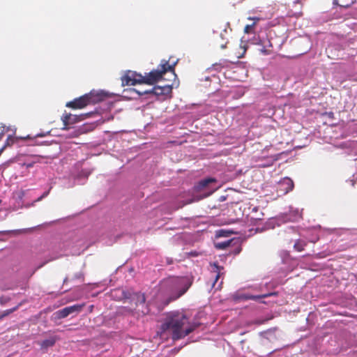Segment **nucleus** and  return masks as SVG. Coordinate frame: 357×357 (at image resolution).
Returning <instances> with one entry per match:
<instances>
[{
	"instance_id": "c756f323",
	"label": "nucleus",
	"mask_w": 357,
	"mask_h": 357,
	"mask_svg": "<svg viewBox=\"0 0 357 357\" xmlns=\"http://www.w3.org/2000/svg\"><path fill=\"white\" fill-rule=\"evenodd\" d=\"M1 202V200L0 199V203Z\"/></svg>"
},
{
	"instance_id": "6e6552de",
	"label": "nucleus",
	"mask_w": 357,
	"mask_h": 357,
	"mask_svg": "<svg viewBox=\"0 0 357 357\" xmlns=\"http://www.w3.org/2000/svg\"><path fill=\"white\" fill-rule=\"evenodd\" d=\"M86 116L87 114L74 115L70 113L63 114L61 116V120L63 124V126L61 129L64 130H68L69 129V126L83 121Z\"/></svg>"
},
{
	"instance_id": "20e7f679",
	"label": "nucleus",
	"mask_w": 357,
	"mask_h": 357,
	"mask_svg": "<svg viewBox=\"0 0 357 357\" xmlns=\"http://www.w3.org/2000/svg\"><path fill=\"white\" fill-rule=\"evenodd\" d=\"M103 96L100 93L91 91L73 100L68 102L66 106L73 109H83L89 105H94L103 100Z\"/></svg>"
},
{
	"instance_id": "f03ea898",
	"label": "nucleus",
	"mask_w": 357,
	"mask_h": 357,
	"mask_svg": "<svg viewBox=\"0 0 357 357\" xmlns=\"http://www.w3.org/2000/svg\"><path fill=\"white\" fill-rule=\"evenodd\" d=\"M191 286V282L185 278L169 277L162 280L161 288L172 292L171 301L183 296Z\"/></svg>"
},
{
	"instance_id": "6ab92c4d",
	"label": "nucleus",
	"mask_w": 357,
	"mask_h": 357,
	"mask_svg": "<svg viewBox=\"0 0 357 357\" xmlns=\"http://www.w3.org/2000/svg\"><path fill=\"white\" fill-rule=\"evenodd\" d=\"M354 3L353 1H351L350 3H346V4H340L338 2V0H333V4L336 6H339L340 7H343L345 8H349L352 3Z\"/></svg>"
},
{
	"instance_id": "4468645a",
	"label": "nucleus",
	"mask_w": 357,
	"mask_h": 357,
	"mask_svg": "<svg viewBox=\"0 0 357 357\" xmlns=\"http://www.w3.org/2000/svg\"><path fill=\"white\" fill-rule=\"evenodd\" d=\"M248 20H255V22L252 24H248V25H246L245 26L244 32L246 33H250L251 32V30L255 26V25L256 24V22L258 21L259 19V18L249 17Z\"/></svg>"
},
{
	"instance_id": "1a4fd4ad",
	"label": "nucleus",
	"mask_w": 357,
	"mask_h": 357,
	"mask_svg": "<svg viewBox=\"0 0 357 357\" xmlns=\"http://www.w3.org/2000/svg\"><path fill=\"white\" fill-rule=\"evenodd\" d=\"M294 187L293 181L290 178L285 177L279 181L277 192L279 195H284L291 191Z\"/></svg>"
},
{
	"instance_id": "a211bd4d",
	"label": "nucleus",
	"mask_w": 357,
	"mask_h": 357,
	"mask_svg": "<svg viewBox=\"0 0 357 357\" xmlns=\"http://www.w3.org/2000/svg\"><path fill=\"white\" fill-rule=\"evenodd\" d=\"M230 243H231V241H226L222 243H219L217 245V248H220V249H225V248H227L230 245Z\"/></svg>"
},
{
	"instance_id": "a878e982",
	"label": "nucleus",
	"mask_w": 357,
	"mask_h": 357,
	"mask_svg": "<svg viewBox=\"0 0 357 357\" xmlns=\"http://www.w3.org/2000/svg\"><path fill=\"white\" fill-rule=\"evenodd\" d=\"M3 132H1L0 133V140H1V139L3 138Z\"/></svg>"
},
{
	"instance_id": "c85d7f7f",
	"label": "nucleus",
	"mask_w": 357,
	"mask_h": 357,
	"mask_svg": "<svg viewBox=\"0 0 357 357\" xmlns=\"http://www.w3.org/2000/svg\"><path fill=\"white\" fill-rule=\"evenodd\" d=\"M351 182H352V185H354L355 182L354 181H351Z\"/></svg>"
},
{
	"instance_id": "393cba45",
	"label": "nucleus",
	"mask_w": 357,
	"mask_h": 357,
	"mask_svg": "<svg viewBox=\"0 0 357 357\" xmlns=\"http://www.w3.org/2000/svg\"><path fill=\"white\" fill-rule=\"evenodd\" d=\"M189 255L191 256H197V254L195 252H190Z\"/></svg>"
},
{
	"instance_id": "0eeeda50",
	"label": "nucleus",
	"mask_w": 357,
	"mask_h": 357,
	"mask_svg": "<svg viewBox=\"0 0 357 357\" xmlns=\"http://www.w3.org/2000/svg\"><path fill=\"white\" fill-rule=\"evenodd\" d=\"M84 306V304H77L64 307L60 310L55 312L53 314L54 319H61L67 317L69 314H73L74 312L78 313L82 311Z\"/></svg>"
},
{
	"instance_id": "f3484780",
	"label": "nucleus",
	"mask_w": 357,
	"mask_h": 357,
	"mask_svg": "<svg viewBox=\"0 0 357 357\" xmlns=\"http://www.w3.org/2000/svg\"><path fill=\"white\" fill-rule=\"evenodd\" d=\"M55 344V340L54 339L45 340L42 343V347H52Z\"/></svg>"
},
{
	"instance_id": "9b49d317",
	"label": "nucleus",
	"mask_w": 357,
	"mask_h": 357,
	"mask_svg": "<svg viewBox=\"0 0 357 357\" xmlns=\"http://www.w3.org/2000/svg\"><path fill=\"white\" fill-rule=\"evenodd\" d=\"M272 294H262V295L255 296V295H252V294H244L241 296V298H243V300L257 301L261 298H267V297L271 296Z\"/></svg>"
},
{
	"instance_id": "2eb2a0df",
	"label": "nucleus",
	"mask_w": 357,
	"mask_h": 357,
	"mask_svg": "<svg viewBox=\"0 0 357 357\" xmlns=\"http://www.w3.org/2000/svg\"><path fill=\"white\" fill-rule=\"evenodd\" d=\"M214 266H215V270L214 271V272L215 273V281H214V283L217 282V281L218 280V279L220 278V275H221V270L223 269L222 267L221 266H218L217 264H214ZM215 284H213L214 285Z\"/></svg>"
},
{
	"instance_id": "f257e3e1",
	"label": "nucleus",
	"mask_w": 357,
	"mask_h": 357,
	"mask_svg": "<svg viewBox=\"0 0 357 357\" xmlns=\"http://www.w3.org/2000/svg\"><path fill=\"white\" fill-rule=\"evenodd\" d=\"M196 327L195 324L190 323L189 319L183 312H172L167 315L161 329L163 331H170L172 338L178 340L188 335Z\"/></svg>"
},
{
	"instance_id": "412c9836",
	"label": "nucleus",
	"mask_w": 357,
	"mask_h": 357,
	"mask_svg": "<svg viewBox=\"0 0 357 357\" xmlns=\"http://www.w3.org/2000/svg\"><path fill=\"white\" fill-rule=\"evenodd\" d=\"M10 301V298H9V297L2 296L0 298V303L2 305H5L6 303H8Z\"/></svg>"
},
{
	"instance_id": "7ed1b4c3",
	"label": "nucleus",
	"mask_w": 357,
	"mask_h": 357,
	"mask_svg": "<svg viewBox=\"0 0 357 357\" xmlns=\"http://www.w3.org/2000/svg\"><path fill=\"white\" fill-rule=\"evenodd\" d=\"M177 61L174 62L172 64L169 63L167 60H162L160 64L158 66L157 69H153L149 73L144 75V84L148 85H153L158 81L162 79L163 75L168 71L174 73V67Z\"/></svg>"
},
{
	"instance_id": "f8f14e48",
	"label": "nucleus",
	"mask_w": 357,
	"mask_h": 357,
	"mask_svg": "<svg viewBox=\"0 0 357 357\" xmlns=\"http://www.w3.org/2000/svg\"><path fill=\"white\" fill-rule=\"evenodd\" d=\"M307 242L302 239H298L296 241L294 245V249L297 252H302L305 250V246L307 245Z\"/></svg>"
},
{
	"instance_id": "b1692460",
	"label": "nucleus",
	"mask_w": 357,
	"mask_h": 357,
	"mask_svg": "<svg viewBox=\"0 0 357 357\" xmlns=\"http://www.w3.org/2000/svg\"><path fill=\"white\" fill-rule=\"evenodd\" d=\"M266 320H257L255 321V324H258V325H260V324H263L266 322Z\"/></svg>"
},
{
	"instance_id": "ddd939ff",
	"label": "nucleus",
	"mask_w": 357,
	"mask_h": 357,
	"mask_svg": "<svg viewBox=\"0 0 357 357\" xmlns=\"http://www.w3.org/2000/svg\"><path fill=\"white\" fill-rule=\"evenodd\" d=\"M22 305V303H19L17 305H16L15 307H13V308H10V309H8V310H4L3 312H0V320L3 319L4 317L8 316L9 314H10L11 313L15 312L16 310H17V309Z\"/></svg>"
},
{
	"instance_id": "9d476101",
	"label": "nucleus",
	"mask_w": 357,
	"mask_h": 357,
	"mask_svg": "<svg viewBox=\"0 0 357 357\" xmlns=\"http://www.w3.org/2000/svg\"><path fill=\"white\" fill-rule=\"evenodd\" d=\"M215 182V179L213 178H207L201 180L195 186V190L197 192L202 191L207 188L210 183Z\"/></svg>"
},
{
	"instance_id": "5701e85b",
	"label": "nucleus",
	"mask_w": 357,
	"mask_h": 357,
	"mask_svg": "<svg viewBox=\"0 0 357 357\" xmlns=\"http://www.w3.org/2000/svg\"><path fill=\"white\" fill-rule=\"evenodd\" d=\"M49 194V191H47V192H45L40 197H38L37 199V202H40L41 201L44 197H45L46 196H47V195Z\"/></svg>"
},
{
	"instance_id": "bb28decb",
	"label": "nucleus",
	"mask_w": 357,
	"mask_h": 357,
	"mask_svg": "<svg viewBox=\"0 0 357 357\" xmlns=\"http://www.w3.org/2000/svg\"><path fill=\"white\" fill-rule=\"evenodd\" d=\"M236 221V220H231V221L229 222H228V224L234 223V222H235Z\"/></svg>"
},
{
	"instance_id": "dca6fc26",
	"label": "nucleus",
	"mask_w": 357,
	"mask_h": 357,
	"mask_svg": "<svg viewBox=\"0 0 357 357\" xmlns=\"http://www.w3.org/2000/svg\"><path fill=\"white\" fill-rule=\"evenodd\" d=\"M231 234H237V232H234L231 230H225V229H220L218 231V236H228Z\"/></svg>"
},
{
	"instance_id": "4be33fe9",
	"label": "nucleus",
	"mask_w": 357,
	"mask_h": 357,
	"mask_svg": "<svg viewBox=\"0 0 357 357\" xmlns=\"http://www.w3.org/2000/svg\"><path fill=\"white\" fill-rule=\"evenodd\" d=\"M240 47L243 50V52L241 54L236 56V57L238 59L242 58L246 52V47L245 46L241 45Z\"/></svg>"
},
{
	"instance_id": "cd10ccee",
	"label": "nucleus",
	"mask_w": 357,
	"mask_h": 357,
	"mask_svg": "<svg viewBox=\"0 0 357 357\" xmlns=\"http://www.w3.org/2000/svg\"><path fill=\"white\" fill-rule=\"evenodd\" d=\"M225 47H226V45H221V48L224 49V48H225Z\"/></svg>"
},
{
	"instance_id": "39448f33",
	"label": "nucleus",
	"mask_w": 357,
	"mask_h": 357,
	"mask_svg": "<svg viewBox=\"0 0 357 357\" xmlns=\"http://www.w3.org/2000/svg\"><path fill=\"white\" fill-rule=\"evenodd\" d=\"M130 91L137 94L138 96L144 95L151 94L155 96H167L172 91V86L171 85H165L163 86H155L152 89L144 91H139L136 89H131Z\"/></svg>"
},
{
	"instance_id": "423d86ee",
	"label": "nucleus",
	"mask_w": 357,
	"mask_h": 357,
	"mask_svg": "<svg viewBox=\"0 0 357 357\" xmlns=\"http://www.w3.org/2000/svg\"><path fill=\"white\" fill-rule=\"evenodd\" d=\"M123 86H134L144 84V76L135 71L128 70L121 77Z\"/></svg>"
},
{
	"instance_id": "aec40b11",
	"label": "nucleus",
	"mask_w": 357,
	"mask_h": 357,
	"mask_svg": "<svg viewBox=\"0 0 357 357\" xmlns=\"http://www.w3.org/2000/svg\"><path fill=\"white\" fill-rule=\"evenodd\" d=\"M146 301V298L144 294H137V302L144 304Z\"/></svg>"
}]
</instances>
